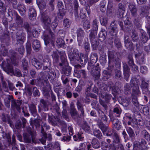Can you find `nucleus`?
I'll list each match as a JSON object with an SVG mask.
<instances>
[{
  "label": "nucleus",
  "mask_w": 150,
  "mask_h": 150,
  "mask_svg": "<svg viewBox=\"0 0 150 150\" xmlns=\"http://www.w3.org/2000/svg\"><path fill=\"white\" fill-rule=\"evenodd\" d=\"M129 7L131 12L132 20L134 25L137 28L141 26V19L139 16L137 15V9L135 6L133 4H130L129 6Z\"/></svg>",
  "instance_id": "nucleus-4"
},
{
  "label": "nucleus",
  "mask_w": 150,
  "mask_h": 150,
  "mask_svg": "<svg viewBox=\"0 0 150 150\" xmlns=\"http://www.w3.org/2000/svg\"><path fill=\"white\" fill-rule=\"evenodd\" d=\"M98 114L99 117L102 120L104 123L107 125L109 123V121L108 118L104 113V112L102 111L100 109H96Z\"/></svg>",
  "instance_id": "nucleus-15"
},
{
  "label": "nucleus",
  "mask_w": 150,
  "mask_h": 150,
  "mask_svg": "<svg viewBox=\"0 0 150 150\" xmlns=\"http://www.w3.org/2000/svg\"><path fill=\"white\" fill-rule=\"evenodd\" d=\"M15 21L16 23H14L13 26H15L16 27H22L23 19L17 14L16 15Z\"/></svg>",
  "instance_id": "nucleus-20"
},
{
  "label": "nucleus",
  "mask_w": 150,
  "mask_h": 150,
  "mask_svg": "<svg viewBox=\"0 0 150 150\" xmlns=\"http://www.w3.org/2000/svg\"><path fill=\"white\" fill-rule=\"evenodd\" d=\"M21 103L19 100H16L13 98L11 100V107L13 110L16 109L18 111L20 110V106Z\"/></svg>",
  "instance_id": "nucleus-21"
},
{
  "label": "nucleus",
  "mask_w": 150,
  "mask_h": 150,
  "mask_svg": "<svg viewBox=\"0 0 150 150\" xmlns=\"http://www.w3.org/2000/svg\"><path fill=\"white\" fill-rule=\"evenodd\" d=\"M43 36L45 44L46 46L45 49L47 52L49 53L51 51V50L48 46H54V37L52 38L50 35L45 33L43 34Z\"/></svg>",
  "instance_id": "nucleus-7"
},
{
  "label": "nucleus",
  "mask_w": 150,
  "mask_h": 150,
  "mask_svg": "<svg viewBox=\"0 0 150 150\" xmlns=\"http://www.w3.org/2000/svg\"><path fill=\"white\" fill-rule=\"evenodd\" d=\"M59 55H60L61 61V62L59 63V65L60 66H62L63 64L67 65V56L64 52L59 51L58 50L53 52L52 56L55 62H57L58 61L59 59Z\"/></svg>",
  "instance_id": "nucleus-5"
},
{
  "label": "nucleus",
  "mask_w": 150,
  "mask_h": 150,
  "mask_svg": "<svg viewBox=\"0 0 150 150\" xmlns=\"http://www.w3.org/2000/svg\"><path fill=\"white\" fill-rule=\"evenodd\" d=\"M65 9H59L57 13V17L60 19H62L63 18L65 14Z\"/></svg>",
  "instance_id": "nucleus-56"
},
{
  "label": "nucleus",
  "mask_w": 150,
  "mask_h": 150,
  "mask_svg": "<svg viewBox=\"0 0 150 150\" xmlns=\"http://www.w3.org/2000/svg\"><path fill=\"white\" fill-rule=\"evenodd\" d=\"M46 73L47 74L48 78L50 82L53 83L54 81V79L57 75H59V71L57 70H55L52 67L45 70Z\"/></svg>",
  "instance_id": "nucleus-8"
},
{
  "label": "nucleus",
  "mask_w": 150,
  "mask_h": 150,
  "mask_svg": "<svg viewBox=\"0 0 150 150\" xmlns=\"http://www.w3.org/2000/svg\"><path fill=\"white\" fill-rule=\"evenodd\" d=\"M94 69V71L92 72L91 74L95 80H98L100 79V67L96 66H95Z\"/></svg>",
  "instance_id": "nucleus-23"
},
{
  "label": "nucleus",
  "mask_w": 150,
  "mask_h": 150,
  "mask_svg": "<svg viewBox=\"0 0 150 150\" xmlns=\"http://www.w3.org/2000/svg\"><path fill=\"white\" fill-rule=\"evenodd\" d=\"M139 96H132V103L137 108L139 105V103L138 102L137 98Z\"/></svg>",
  "instance_id": "nucleus-57"
},
{
  "label": "nucleus",
  "mask_w": 150,
  "mask_h": 150,
  "mask_svg": "<svg viewBox=\"0 0 150 150\" xmlns=\"http://www.w3.org/2000/svg\"><path fill=\"white\" fill-rule=\"evenodd\" d=\"M7 63L4 61L1 64L3 67V69L4 71L8 74L11 73L12 75L20 77L22 76L21 72L18 69H15L14 70H13V67L11 64V61L9 59H7Z\"/></svg>",
  "instance_id": "nucleus-2"
},
{
  "label": "nucleus",
  "mask_w": 150,
  "mask_h": 150,
  "mask_svg": "<svg viewBox=\"0 0 150 150\" xmlns=\"http://www.w3.org/2000/svg\"><path fill=\"white\" fill-rule=\"evenodd\" d=\"M76 34L77 35L78 45L80 46L82 44L85 34V32L82 28H79L76 30Z\"/></svg>",
  "instance_id": "nucleus-12"
},
{
  "label": "nucleus",
  "mask_w": 150,
  "mask_h": 150,
  "mask_svg": "<svg viewBox=\"0 0 150 150\" xmlns=\"http://www.w3.org/2000/svg\"><path fill=\"white\" fill-rule=\"evenodd\" d=\"M140 38L141 40L143 43H146L148 41L149 39L146 32L142 29L140 30Z\"/></svg>",
  "instance_id": "nucleus-34"
},
{
  "label": "nucleus",
  "mask_w": 150,
  "mask_h": 150,
  "mask_svg": "<svg viewBox=\"0 0 150 150\" xmlns=\"http://www.w3.org/2000/svg\"><path fill=\"white\" fill-rule=\"evenodd\" d=\"M90 32L89 34V38L90 40L92 48L94 50H96L97 48L98 43L96 40V37L97 35V32L89 30Z\"/></svg>",
  "instance_id": "nucleus-9"
},
{
  "label": "nucleus",
  "mask_w": 150,
  "mask_h": 150,
  "mask_svg": "<svg viewBox=\"0 0 150 150\" xmlns=\"http://www.w3.org/2000/svg\"><path fill=\"white\" fill-rule=\"evenodd\" d=\"M26 91L29 96H31L33 93V95L35 97L40 96V93L37 88L35 86L28 85L26 87Z\"/></svg>",
  "instance_id": "nucleus-11"
},
{
  "label": "nucleus",
  "mask_w": 150,
  "mask_h": 150,
  "mask_svg": "<svg viewBox=\"0 0 150 150\" xmlns=\"http://www.w3.org/2000/svg\"><path fill=\"white\" fill-rule=\"evenodd\" d=\"M122 63L124 78L127 81H128L130 74V69L126 63L122 62Z\"/></svg>",
  "instance_id": "nucleus-18"
},
{
  "label": "nucleus",
  "mask_w": 150,
  "mask_h": 150,
  "mask_svg": "<svg viewBox=\"0 0 150 150\" xmlns=\"http://www.w3.org/2000/svg\"><path fill=\"white\" fill-rule=\"evenodd\" d=\"M1 119L5 123H7L8 124H11V121L10 116L8 114H2L1 116Z\"/></svg>",
  "instance_id": "nucleus-42"
},
{
  "label": "nucleus",
  "mask_w": 150,
  "mask_h": 150,
  "mask_svg": "<svg viewBox=\"0 0 150 150\" xmlns=\"http://www.w3.org/2000/svg\"><path fill=\"white\" fill-rule=\"evenodd\" d=\"M113 39L114 40L115 45L117 48L119 49L121 48L122 46L120 39L118 37Z\"/></svg>",
  "instance_id": "nucleus-61"
},
{
  "label": "nucleus",
  "mask_w": 150,
  "mask_h": 150,
  "mask_svg": "<svg viewBox=\"0 0 150 150\" xmlns=\"http://www.w3.org/2000/svg\"><path fill=\"white\" fill-rule=\"evenodd\" d=\"M141 121V120H138L135 117L130 121H128L127 124L128 125H131L133 127H137L138 125H140L139 122Z\"/></svg>",
  "instance_id": "nucleus-32"
},
{
  "label": "nucleus",
  "mask_w": 150,
  "mask_h": 150,
  "mask_svg": "<svg viewBox=\"0 0 150 150\" xmlns=\"http://www.w3.org/2000/svg\"><path fill=\"white\" fill-rule=\"evenodd\" d=\"M16 39L18 42L23 44L25 40V37L22 32L20 33L17 32L16 34Z\"/></svg>",
  "instance_id": "nucleus-28"
},
{
  "label": "nucleus",
  "mask_w": 150,
  "mask_h": 150,
  "mask_svg": "<svg viewBox=\"0 0 150 150\" xmlns=\"http://www.w3.org/2000/svg\"><path fill=\"white\" fill-rule=\"evenodd\" d=\"M30 124L33 129L35 127L36 129L40 126V122L37 119H35L33 121H30Z\"/></svg>",
  "instance_id": "nucleus-48"
},
{
  "label": "nucleus",
  "mask_w": 150,
  "mask_h": 150,
  "mask_svg": "<svg viewBox=\"0 0 150 150\" xmlns=\"http://www.w3.org/2000/svg\"><path fill=\"white\" fill-rule=\"evenodd\" d=\"M42 18L44 23V28L46 30L44 31V33H45L50 35L52 38L55 37L54 34L52 32L50 28V23L51 22L50 18L47 16L45 15H42Z\"/></svg>",
  "instance_id": "nucleus-6"
},
{
  "label": "nucleus",
  "mask_w": 150,
  "mask_h": 150,
  "mask_svg": "<svg viewBox=\"0 0 150 150\" xmlns=\"http://www.w3.org/2000/svg\"><path fill=\"white\" fill-rule=\"evenodd\" d=\"M100 21L101 24L103 26H106L108 23L107 19L104 17V15H102L99 16Z\"/></svg>",
  "instance_id": "nucleus-62"
},
{
  "label": "nucleus",
  "mask_w": 150,
  "mask_h": 150,
  "mask_svg": "<svg viewBox=\"0 0 150 150\" xmlns=\"http://www.w3.org/2000/svg\"><path fill=\"white\" fill-rule=\"evenodd\" d=\"M112 121L113 128L117 130L121 129L122 127V123L118 119L113 118L112 119L111 118Z\"/></svg>",
  "instance_id": "nucleus-22"
},
{
  "label": "nucleus",
  "mask_w": 150,
  "mask_h": 150,
  "mask_svg": "<svg viewBox=\"0 0 150 150\" xmlns=\"http://www.w3.org/2000/svg\"><path fill=\"white\" fill-rule=\"evenodd\" d=\"M82 128L85 132L88 133L90 132V127L88 123L86 121H83L82 125Z\"/></svg>",
  "instance_id": "nucleus-49"
},
{
  "label": "nucleus",
  "mask_w": 150,
  "mask_h": 150,
  "mask_svg": "<svg viewBox=\"0 0 150 150\" xmlns=\"http://www.w3.org/2000/svg\"><path fill=\"white\" fill-rule=\"evenodd\" d=\"M79 6L77 1H75L74 3V7L73 13L75 18V19L77 21L79 20V16L78 9Z\"/></svg>",
  "instance_id": "nucleus-29"
},
{
  "label": "nucleus",
  "mask_w": 150,
  "mask_h": 150,
  "mask_svg": "<svg viewBox=\"0 0 150 150\" xmlns=\"http://www.w3.org/2000/svg\"><path fill=\"white\" fill-rule=\"evenodd\" d=\"M132 38L133 42H137L136 43L137 49L139 48L140 47V45H139L138 43L137 42L139 37L138 35L136 34V32L134 29H132Z\"/></svg>",
  "instance_id": "nucleus-31"
},
{
  "label": "nucleus",
  "mask_w": 150,
  "mask_h": 150,
  "mask_svg": "<svg viewBox=\"0 0 150 150\" xmlns=\"http://www.w3.org/2000/svg\"><path fill=\"white\" fill-rule=\"evenodd\" d=\"M126 130L130 138H133L135 137V133L134 131L130 127H128L126 128Z\"/></svg>",
  "instance_id": "nucleus-63"
},
{
  "label": "nucleus",
  "mask_w": 150,
  "mask_h": 150,
  "mask_svg": "<svg viewBox=\"0 0 150 150\" xmlns=\"http://www.w3.org/2000/svg\"><path fill=\"white\" fill-rule=\"evenodd\" d=\"M142 136L147 140H150V135L145 130L142 131L141 132Z\"/></svg>",
  "instance_id": "nucleus-64"
},
{
  "label": "nucleus",
  "mask_w": 150,
  "mask_h": 150,
  "mask_svg": "<svg viewBox=\"0 0 150 150\" xmlns=\"http://www.w3.org/2000/svg\"><path fill=\"white\" fill-rule=\"evenodd\" d=\"M5 137L6 138L8 142L10 143V135L9 134L5 133L3 127L0 126V139H1L2 138H5Z\"/></svg>",
  "instance_id": "nucleus-30"
},
{
  "label": "nucleus",
  "mask_w": 150,
  "mask_h": 150,
  "mask_svg": "<svg viewBox=\"0 0 150 150\" xmlns=\"http://www.w3.org/2000/svg\"><path fill=\"white\" fill-rule=\"evenodd\" d=\"M148 14L149 13L145 8L144 7H142L139 13V15H137V16H139L141 19L144 17H146L147 19H148L147 16L148 15Z\"/></svg>",
  "instance_id": "nucleus-40"
},
{
  "label": "nucleus",
  "mask_w": 150,
  "mask_h": 150,
  "mask_svg": "<svg viewBox=\"0 0 150 150\" xmlns=\"http://www.w3.org/2000/svg\"><path fill=\"white\" fill-rule=\"evenodd\" d=\"M68 55L71 61H75L78 60V58L80 57L79 52L76 49H74L73 52L69 51Z\"/></svg>",
  "instance_id": "nucleus-13"
},
{
  "label": "nucleus",
  "mask_w": 150,
  "mask_h": 150,
  "mask_svg": "<svg viewBox=\"0 0 150 150\" xmlns=\"http://www.w3.org/2000/svg\"><path fill=\"white\" fill-rule=\"evenodd\" d=\"M106 32L105 31H100L98 34V39L100 41H103L105 39L107 36Z\"/></svg>",
  "instance_id": "nucleus-47"
},
{
  "label": "nucleus",
  "mask_w": 150,
  "mask_h": 150,
  "mask_svg": "<svg viewBox=\"0 0 150 150\" xmlns=\"http://www.w3.org/2000/svg\"><path fill=\"white\" fill-rule=\"evenodd\" d=\"M46 72H42L39 75V79L42 80L41 84L42 87L43 94L47 98L49 97V93L51 91V86L48 81Z\"/></svg>",
  "instance_id": "nucleus-3"
},
{
  "label": "nucleus",
  "mask_w": 150,
  "mask_h": 150,
  "mask_svg": "<svg viewBox=\"0 0 150 150\" xmlns=\"http://www.w3.org/2000/svg\"><path fill=\"white\" fill-rule=\"evenodd\" d=\"M31 62L33 65L37 69H39L42 68V64L36 58H33L31 59Z\"/></svg>",
  "instance_id": "nucleus-38"
},
{
  "label": "nucleus",
  "mask_w": 150,
  "mask_h": 150,
  "mask_svg": "<svg viewBox=\"0 0 150 150\" xmlns=\"http://www.w3.org/2000/svg\"><path fill=\"white\" fill-rule=\"evenodd\" d=\"M140 77L139 75H135L132 77L130 80V83L131 85H138L140 83Z\"/></svg>",
  "instance_id": "nucleus-27"
},
{
  "label": "nucleus",
  "mask_w": 150,
  "mask_h": 150,
  "mask_svg": "<svg viewBox=\"0 0 150 150\" xmlns=\"http://www.w3.org/2000/svg\"><path fill=\"white\" fill-rule=\"evenodd\" d=\"M18 11L21 15L23 16L25 15L26 14L25 8V6L21 4H18L16 7V9Z\"/></svg>",
  "instance_id": "nucleus-37"
},
{
  "label": "nucleus",
  "mask_w": 150,
  "mask_h": 150,
  "mask_svg": "<svg viewBox=\"0 0 150 150\" xmlns=\"http://www.w3.org/2000/svg\"><path fill=\"white\" fill-rule=\"evenodd\" d=\"M131 84L126 83L124 86V92L125 94L128 95L131 93Z\"/></svg>",
  "instance_id": "nucleus-46"
},
{
  "label": "nucleus",
  "mask_w": 150,
  "mask_h": 150,
  "mask_svg": "<svg viewBox=\"0 0 150 150\" xmlns=\"http://www.w3.org/2000/svg\"><path fill=\"white\" fill-rule=\"evenodd\" d=\"M113 112L114 113L117 115V116H120L121 113V109L119 105L117 104L114 107Z\"/></svg>",
  "instance_id": "nucleus-53"
},
{
  "label": "nucleus",
  "mask_w": 150,
  "mask_h": 150,
  "mask_svg": "<svg viewBox=\"0 0 150 150\" xmlns=\"http://www.w3.org/2000/svg\"><path fill=\"white\" fill-rule=\"evenodd\" d=\"M56 45L59 48L60 47L64 48L66 47L64 41L62 39L60 38L57 39L56 41Z\"/></svg>",
  "instance_id": "nucleus-39"
},
{
  "label": "nucleus",
  "mask_w": 150,
  "mask_h": 150,
  "mask_svg": "<svg viewBox=\"0 0 150 150\" xmlns=\"http://www.w3.org/2000/svg\"><path fill=\"white\" fill-rule=\"evenodd\" d=\"M40 105L44 111H45L48 110L47 103L44 99H40Z\"/></svg>",
  "instance_id": "nucleus-43"
},
{
  "label": "nucleus",
  "mask_w": 150,
  "mask_h": 150,
  "mask_svg": "<svg viewBox=\"0 0 150 150\" xmlns=\"http://www.w3.org/2000/svg\"><path fill=\"white\" fill-rule=\"evenodd\" d=\"M108 70L103 71V79L106 80L110 78L113 70L115 71V78L116 79L121 77L120 71L119 69L121 67V56L119 53L113 50L109 51L108 54Z\"/></svg>",
  "instance_id": "nucleus-1"
},
{
  "label": "nucleus",
  "mask_w": 150,
  "mask_h": 150,
  "mask_svg": "<svg viewBox=\"0 0 150 150\" xmlns=\"http://www.w3.org/2000/svg\"><path fill=\"white\" fill-rule=\"evenodd\" d=\"M32 47L33 49L36 52H38L41 49L40 43L39 40L37 39L34 40L32 42Z\"/></svg>",
  "instance_id": "nucleus-33"
},
{
  "label": "nucleus",
  "mask_w": 150,
  "mask_h": 150,
  "mask_svg": "<svg viewBox=\"0 0 150 150\" xmlns=\"http://www.w3.org/2000/svg\"><path fill=\"white\" fill-rule=\"evenodd\" d=\"M88 56L82 53L80 54V56L79 57L78 60H76V61L79 62L82 67L85 66L88 62Z\"/></svg>",
  "instance_id": "nucleus-17"
},
{
  "label": "nucleus",
  "mask_w": 150,
  "mask_h": 150,
  "mask_svg": "<svg viewBox=\"0 0 150 150\" xmlns=\"http://www.w3.org/2000/svg\"><path fill=\"white\" fill-rule=\"evenodd\" d=\"M13 99V96H9L6 97L4 99V103L5 105L8 108H10V101Z\"/></svg>",
  "instance_id": "nucleus-51"
},
{
  "label": "nucleus",
  "mask_w": 150,
  "mask_h": 150,
  "mask_svg": "<svg viewBox=\"0 0 150 150\" xmlns=\"http://www.w3.org/2000/svg\"><path fill=\"white\" fill-rule=\"evenodd\" d=\"M132 93V96H139V95L141 93V92L139 90V86L138 85H131Z\"/></svg>",
  "instance_id": "nucleus-36"
},
{
  "label": "nucleus",
  "mask_w": 150,
  "mask_h": 150,
  "mask_svg": "<svg viewBox=\"0 0 150 150\" xmlns=\"http://www.w3.org/2000/svg\"><path fill=\"white\" fill-rule=\"evenodd\" d=\"M118 31V29L117 27V25L116 24L115 21L112 22L110 24V28L109 30L110 38L113 39L118 37L117 34Z\"/></svg>",
  "instance_id": "nucleus-10"
},
{
  "label": "nucleus",
  "mask_w": 150,
  "mask_h": 150,
  "mask_svg": "<svg viewBox=\"0 0 150 150\" xmlns=\"http://www.w3.org/2000/svg\"><path fill=\"white\" fill-rule=\"evenodd\" d=\"M118 12H119V14L120 16H123V14L125 10V8L124 5L122 3H119L118 5Z\"/></svg>",
  "instance_id": "nucleus-59"
},
{
  "label": "nucleus",
  "mask_w": 150,
  "mask_h": 150,
  "mask_svg": "<svg viewBox=\"0 0 150 150\" xmlns=\"http://www.w3.org/2000/svg\"><path fill=\"white\" fill-rule=\"evenodd\" d=\"M99 128L101 129L103 133L105 132H107V134L110 133L113 130L109 127L107 125H105L104 124L101 126Z\"/></svg>",
  "instance_id": "nucleus-41"
},
{
  "label": "nucleus",
  "mask_w": 150,
  "mask_h": 150,
  "mask_svg": "<svg viewBox=\"0 0 150 150\" xmlns=\"http://www.w3.org/2000/svg\"><path fill=\"white\" fill-rule=\"evenodd\" d=\"M136 58L138 59L137 62L140 64H144L145 59L144 56L143 54H140L136 55Z\"/></svg>",
  "instance_id": "nucleus-52"
},
{
  "label": "nucleus",
  "mask_w": 150,
  "mask_h": 150,
  "mask_svg": "<svg viewBox=\"0 0 150 150\" xmlns=\"http://www.w3.org/2000/svg\"><path fill=\"white\" fill-rule=\"evenodd\" d=\"M48 121L50 123L54 126L57 125L58 123L60 122L59 118L57 116H50L49 115Z\"/></svg>",
  "instance_id": "nucleus-25"
},
{
  "label": "nucleus",
  "mask_w": 150,
  "mask_h": 150,
  "mask_svg": "<svg viewBox=\"0 0 150 150\" xmlns=\"http://www.w3.org/2000/svg\"><path fill=\"white\" fill-rule=\"evenodd\" d=\"M98 59L97 54L96 53H94L91 54L90 57V63L93 65L96 63Z\"/></svg>",
  "instance_id": "nucleus-44"
},
{
  "label": "nucleus",
  "mask_w": 150,
  "mask_h": 150,
  "mask_svg": "<svg viewBox=\"0 0 150 150\" xmlns=\"http://www.w3.org/2000/svg\"><path fill=\"white\" fill-rule=\"evenodd\" d=\"M61 79L63 84L64 85H66L68 83L69 81V76H67L65 75L62 74Z\"/></svg>",
  "instance_id": "nucleus-58"
},
{
  "label": "nucleus",
  "mask_w": 150,
  "mask_h": 150,
  "mask_svg": "<svg viewBox=\"0 0 150 150\" xmlns=\"http://www.w3.org/2000/svg\"><path fill=\"white\" fill-rule=\"evenodd\" d=\"M37 4L39 8L42 9L45 8L46 6L43 0H37Z\"/></svg>",
  "instance_id": "nucleus-54"
},
{
  "label": "nucleus",
  "mask_w": 150,
  "mask_h": 150,
  "mask_svg": "<svg viewBox=\"0 0 150 150\" xmlns=\"http://www.w3.org/2000/svg\"><path fill=\"white\" fill-rule=\"evenodd\" d=\"M24 141L26 143H30L32 140L33 141V136L32 132L30 131L29 133H24L23 134Z\"/></svg>",
  "instance_id": "nucleus-24"
},
{
  "label": "nucleus",
  "mask_w": 150,
  "mask_h": 150,
  "mask_svg": "<svg viewBox=\"0 0 150 150\" xmlns=\"http://www.w3.org/2000/svg\"><path fill=\"white\" fill-rule=\"evenodd\" d=\"M29 18L31 20H33L36 19L37 13L33 6H30L29 8Z\"/></svg>",
  "instance_id": "nucleus-26"
},
{
  "label": "nucleus",
  "mask_w": 150,
  "mask_h": 150,
  "mask_svg": "<svg viewBox=\"0 0 150 150\" xmlns=\"http://www.w3.org/2000/svg\"><path fill=\"white\" fill-rule=\"evenodd\" d=\"M64 66L62 69L61 73L62 75H65L67 76H69L71 73L72 71V68L69 66H68V63L67 62V65H65L63 64L61 67Z\"/></svg>",
  "instance_id": "nucleus-16"
},
{
  "label": "nucleus",
  "mask_w": 150,
  "mask_h": 150,
  "mask_svg": "<svg viewBox=\"0 0 150 150\" xmlns=\"http://www.w3.org/2000/svg\"><path fill=\"white\" fill-rule=\"evenodd\" d=\"M94 135L99 139H101L103 136L101 131L99 129H95L93 131Z\"/></svg>",
  "instance_id": "nucleus-60"
},
{
  "label": "nucleus",
  "mask_w": 150,
  "mask_h": 150,
  "mask_svg": "<svg viewBox=\"0 0 150 150\" xmlns=\"http://www.w3.org/2000/svg\"><path fill=\"white\" fill-rule=\"evenodd\" d=\"M106 58V56L105 54L103 53L101 55L100 57L99 61L102 65H104L107 62Z\"/></svg>",
  "instance_id": "nucleus-55"
},
{
  "label": "nucleus",
  "mask_w": 150,
  "mask_h": 150,
  "mask_svg": "<svg viewBox=\"0 0 150 150\" xmlns=\"http://www.w3.org/2000/svg\"><path fill=\"white\" fill-rule=\"evenodd\" d=\"M91 144L92 147L95 149L99 148L100 146V142L98 140L95 138L92 139Z\"/></svg>",
  "instance_id": "nucleus-45"
},
{
  "label": "nucleus",
  "mask_w": 150,
  "mask_h": 150,
  "mask_svg": "<svg viewBox=\"0 0 150 150\" xmlns=\"http://www.w3.org/2000/svg\"><path fill=\"white\" fill-rule=\"evenodd\" d=\"M110 133L107 134V136L111 137L113 139V142L115 144H117L120 142L119 136L115 131L112 130Z\"/></svg>",
  "instance_id": "nucleus-19"
},
{
  "label": "nucleus",
  "mask_w": 150,
  "mask_h": 150,
  "mask_svg": "<svg viewBox=\"0 0 150 150\" xmlns=\"http://www.w3.org/2000/svg\"><path fill=\"white\" fill-rule=\"evenodd\" d=\"M51 63L49 60L45 61L43 64V69L44 70H46L50 68L51 67Z\"/></svg>",
  "instance_id": "nucleus-50"
},
{
  "label": "nucleus",
  "mask_w": 150,
  "mask_h": 150,
  "mask_svg": "<svg viewBox=\"0 0 150 150\" xmlns=\"http://www.w3.org/2000/svg\"><path fill=\"white\" fill-rule=\"evenodd\" d=\"M30 111L32 115L34 117L38 116L37 110L35 105L33 104L29 105Z\"/></svg>",
  "instance_id": "nucleus-35"
},
{
  "label": "nucleus",
  "mask_w": 150,
  "mask_h": 150,
  "mask_svg": "<svg viewBox=\"0 0 150 150\" xmlns=\"http://www.w3.org/2000/svg\"><path fill=\"white\" fill-rule=\"evenodd\" d=\"M148 147L146 142L144 140H142L140 143L134 145L133 149L134 150H147Z\"/></svg>",
  "instance_id": "nucleus-14"
}]
</instances>
